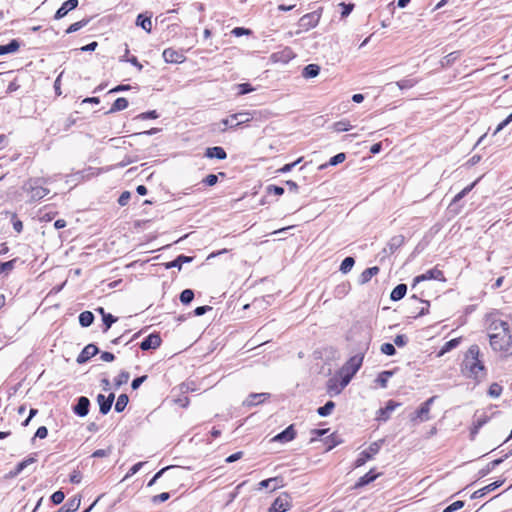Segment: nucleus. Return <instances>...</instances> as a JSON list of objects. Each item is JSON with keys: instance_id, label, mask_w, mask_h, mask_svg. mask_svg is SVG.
<instances>
[{"instance_id": "nucleus-33", "label": "nucleus", "mask_w": 512, "mask_h": 512, "mask_svg": "<svg viewBox=\"0 0 512 512\" xmlns=\"http://www.w3.org/2000/svg\"><path fill=\"white\" fill-rule=\"evenodd\" d=\"M128 100L124 97L117 98L107 113L122 111L128 107Z\"/></svg>"}, {"instance_id": "nucleus-4", "label": "nucleus", "mask_w": 512, "mask_h": 512, "mask_svg": "<svg viewBox=\"0 0 512 512\" xmlns=\"http://www.w3.org/2000/svg\"><path fill=\"white\" fill-rule=\"evenodd\" d=\"M252 118L253 117L250 112L243 111L230 115L229 117L223 119L221 123L225 126L223 130H225L226 128L234 129L242 124L250 122Z\"/></svg>"}, {"instance_id": "nucleus-35", "label": "nucleus", "mask_w": 512, "mask_h": 512, "mask_svg": "<svg viewBox=\"0 0 512 512\" xmlns=\"http://www.w3.org/2000/svg\"><path fill=\"white\" fill-rule=\"evenodd\" d=\"M460 344V338H454V339H451L449 341H447L443 347L441 348L440 352H439V355H444L445 353L453 350L454 348H456L458 345Z\"/></svg>"}, {"instance_id": "nucleus-22", "label": "nucleus", "mask_w": 512, "mask_h": 512, "mask_svg": "<svg viewBox=\"0 0 512 512\" xmlns=\"http://www.w3.org/2000/svg\"><path fill=\"white\" fill-rule=\"evenodd\" d=\"M510 454H512V451L509 454H505L503 457L495 459L488 463L484 468L478 471V478L480 479L487 476L495 467L500 465L506 458H508Z\"/></svg>"}, {"instance_id": "nucleus-8", "label": "nucleus", "mask_w": 512, "mask_h": 512, "mask_svg": "<svg viewBox=\"0 0 512 512\" xmlns=\"http://www.w3.org/2000/svg\"><path fill=\"white\" fill-rule=\"evenodd\" d=\"M320 17L321 15L318 11L305 14L299 20V27H301L305 31H308L317 26Z\"/></svg>"}, {"instance_id": "nucleus-7", "label": "nucleus", "mask_w": 512, "mask_h": 512, "mask_svg": "<svg viewBox=\"0 0 512 512\" xmlns=\"http://www.w3.org/2000/svg\"><path fill=\"white\" fill-rule=\"evenodd\" d=\"M291 507V497L288 493H281L272 503L269 512H286Z\"/></svg>"}, {"instance_id": "nucleus-9", "label": "nucleus", "mask_w": 512, "mask_h": 512, "mask_svg": "<svg viewBox=\"0 0 512 512\" xmlns=\"http://www.w3.org/2000/svg\"><path fill=\"white\" fill-rule=\"evenodd\" d=\"M427 280L444 281L445 278H444L443 272L435 267V268H432V269L426 271L425 273H423L421 275L416 276L413 280V287H415L416 284H418L422 281H427Z\"/></svg>"}, {"instance_id": "nucleus-15", "label": "nucleus", "mask_w": 512, "mask_h": 512, "mask_svg": "<svg viewBox=\"0 0 512 512\" xmlns=\"http://www.w3.org/2000/svg\"><path fill=\"white\" fill-rule=\"evenodd\" d=\"M363 358L364 356L362 354L352 356L344 365L343 370L355 375L362 365Z\"/></svg>"}, {"instance_id": "nucleus-20", "label": "nucleus", "mask_w": 512, "mask_h": 512, "mask_svg": "<svg viewBox=\"0 0 512 512\" xmlns=\"http://www.w3.org/2000/svg\"><path fill=\"white\" fill-rule=\"evenodd\" d=\"M269 396L268 393H252L244 400L243 405L246 407L256 406L264 402Z\"/></svg>"}, {"instance_id": "nucleus-48", "label": "nucleus", "mask_w": 512, "mask_h": 512, "mask_svg": "<svg viewBox=\"0 0 512 512\" xmlns=\"http://www.w3.org/2000/svg\"><path fill=\"white\" fill-rule=\"evenodd\" d=\"M503 388L498 383H492L488 389V395L493 398H498L502 394Z\"/></svg>"}, {"instance_id": "nucleus-53", "label": "nucleus", "mask_w": 512, "mask_h": 512, "mask_svg": "<svg viewBox=\"0 0 512 512\" xmlns=\"http://www.w3.org/2000/svg\"><path fill=\"white\" fill-rule=\"evenodd\" d=\"M381 352L388 356H393L396 354L395 346L391 343H383L380 348Z\"/></svg>"}, {"instance_id": "nucleus-34", "label": "nucleus", "mask_w": 512, "mask_h": 512, "mask_svg": "<svg viewBox=\"0 0 512 512\" xmlns=\"http://www.w3.org/2000/svg\"><path fill=\"white\" fill-rule=\"evenodd\" d=\"M94 322V314L91 311H84L79 315V324L82 327H89Z\"/></svg>"}, {"instance_id": "nucleus-38", "label": "nucleus", "mask_w": 512, "mask_h": 512, "mask_svg": "<svg viewBox=\"0 0 512 512\" xmlns=\"http://www.w3.org/2000/svg\"><path fill=\"white\" fill-rule=\"evenodd\" d=\"M128 402V396L126 394H120L115 403V411L118 413L122 412L126 408Z\"/></svg>"}, {"instance_id": "nucleus-41", "label": "nucleus", "mask_w": 512, "mask_h": 512, "mask_svg": "<svg viewBox=\"0 0 512 512\" xmlns=\"http://www.w3.org/2000/svg\"><path fill=\"white\" fill-rule=\"evenodd\" d=\"M130 378V374L127 371H121L119 375L114 379L115 388L118 389L123 384H126Z\"/></svg>"}, {"instance_id": "nucleus-44", "label": "nucleus", "mask_w": 512, "mask_h": 512, "mask_svg": "<svg viewBox=\"0 0 512 512\" xmlns=\"http://www.w3.org/2000/svg\"><path fill=\"white\" fill-rule=\"evenodd\" d=\"M180 301L182 304L187 305L194 299V292L191 289H185L180 293Z\"/></svg>"}, {"instance_id": "nucleus-21", "label": "nucleus", "mask_w": 512, "mask_h": 512, "mask_svg": "<svg viewBox=\"0 0 512 512\" xmlns=\"http://www.w3.org/2000/svg\"><path fill=\"white\" fill-rule=\"evenodd\" d=\"M504 483V480H497L493 483H490L489 485L475 491L472 495V499H478L484 497L487 493L494 491L495 489L499 488Z\"/></svg>"}, {"instance_id": "nucleus-12", "label": "nucleus", "mask_w": 512, "mask_h": 512, "mask_svg": "<svg viewBox=\"0 0 512 512\" xmlns=\"http://www.w3.org/2000/svg\"><path fill=\"white\" fill-rule=\"evenodd\" d=\"M161 337L157 333H152L148 335L144 340L140 343V348L143 351H147L150 349H156L161 345Z\"/></svg>"}, {"instance_id": "nucleus-6", "label": "nucleus", "mask_w": 512, "mask_h": 512, "mask_svg": "<svg viewBox=\"0 0 512 512\" xmlns=\"http://www.w3.org/2000/svg\"><path fill=\"white\" fill-rule=\"evenodd\" d=\"M383 440L373 442L369 447L362 451L355 461V467L363 466L368 460H371L380 450Z\"/></svg>"}, {"instance_id": "nucleus-50", "label": "nucleus", "mask_w": 512, "mask_h": 512, "mask_svg": "<svg viewBox=\"0 0 512 512\" xmlns=\"http://www.w3.org/2000/svg\"><path fill=\"white\" fill-rule=\"evenodd\" d=\"M16 259L0 263V273H8L15 267Z\"/></svg>"}, {"instance_id": "nucleus-3", "label": "nucleus", "mask_w": 512, "mask_h": 512, "mask_svg": "<svg viewBox=\"0 0 512 512\" xmlns=\"http://www.w3.org/2000/svg\"><path fill=\"white\" fill-rule=\"evenodd\" d=\"M45 183L47 181L42 178H32L24 183L23 190L30 195L32 201H38L49 193V189L43 186Z\"/></svg>"}, {"instance_id": "nucleus-40", "label": "nucleus", "mask_w": 512, "mask_h": 512, "mask_svg": "<svg viewBox=\"0 0 512 512\" xmlns=\"http://www.w3.org/2000/svg\"><path fill=\"white\" fill-rule=\"evenodd\" d=\"M393 375V372L392 371H382L376 378V382L382 387V388H386L387 387V382L389 380V378Z\"/></svg>"}, {"instance_id": "nucleus-62", "label": "nucleus", "mask_w": 512, "mask_h": 512, "mask_svg": "<svg viewBox=\"0 0 512 512\" xmlns=\"http://www.w3.org/2000/svg\"><path fill=\"white\" fill-rule=\"evenodd\" d=\"M130 198H131V193L129 191H124L121 193V195L118 198V204L120 206H125L128 204Z\"/></svg>"}, {"instance_id": "nucleus-10", "label": "nucleus", "mask_w": 512, "mask_h": 512, "mask_svg": "<svg viewBox=\"0 0 512 512\" xmlns=\"http://www.w3.org/2000/svg\"><path fill=\"white\" fill-rule=\"evenodd\" d=\"M163 59L166 63L179 64L183 63L186 59L184 53L181 50L174 48H166L162 53Z\"/></svg>"}, {"instance_id": "nucleus-58", "label": "nucleus", "mask_w": 512, "mask_h": 512, "mask_svg": "<svg viewBox=\"0 0 512 512\" xmlns=\"http://www.w3.org/2000/svg\"><path fill=\"white\" fill-rule=\"evenodd\" d=\"M35 462V458L33 457H29L23 461H21L20 463L17 464V467H16V473H20L22 472L29 464H32Z\"/></svg>"}, {"instance_id": "nucleus-43", "label": "nucleus", "mask_w": 512, "mask_h": 512, "mask_svg": "<svg viewBox=\"0 0 512 512\" xmlns=\"http://www.w3.org/2000/svg\"><path fill=\"white\" fill-rule=\"evenodd\" d=\"M325 442L327 444L326 450L330 451L331 449H333L337 445L341 444L342 443V439L338 435L332 434V435H330L329 437L326 438Z\"/></svg>"}, {"instance_id": "nucleus-14", "label": "nucleus", "mask_w": 512, "mask_h": 512, "mask_svg": "<svg viewBox=\"0 0 512 512\" xmlns=\"http://www.w3.org/2000/svg\"><path fill=\"white\" fill-rule=\"evenodd\" d=\"M401 405V403L399 402H396L394 400H389L387 403H386V406L379 409L378 411V415H377V420L378 421H383V422H386L390 416H391V413Z\"/></svg>"}, {"instance_id": "nucleus-46", "label": "nucleus", "mask_w": 512, "mask_h": 512, "mask_svg": "<svg viewBox=\"0 0 512 512\" xmlns=\"http://www.w3.org/2000/svg\"><path fill=\"white\" fill-rule=\"evenodd\" d=\"M117 320L118 318L110 313L104 314V316L102 317V321L104 324L103 331L106 332Z\"/></svg>"}, {"instance_id": "nucleus-27", "label": "nucleus", "mask_w": 512, "mask_h": 512, "mask_svg": "<svg viewBox=\"0 0 512 512\" xmlns=\"http://www.w3.org/2000/svg\"><path fill=\"white\" fill-rule=\"evenodd\" d=\"M378 476L379 474L375 473L373 469L370 470L368 473H366L365 475L358 479V481L355 484V488H361L370 484L371 482L376 480Z\"/></svg>"}, {"instance_id": "nucleus-51", "label": "nucleus", "mask_w": 512, "mask_h": 512, "mask_svg": "<svg viewBox=\"0 0 512 512\" xmlns=\"http://www.w3.org/2000/svg\"><path fill=\"white\" fill-rule=\"evenodd\" d=\"M87 23H88V20H81V21L75 22L67 28L66 33L67 34L74 33L76 31L80 30L81 28H83Z\"/></svg>"}, {"instance_id": "nucleus-11", "label": "nucleus", "mask_w": 512, "mask_h": 512, "mask_svg": "<svg viewBox=\"0 0 512 512\" xmlns=\"http://www.w3.org/2000/svg\"><path fill=\"white\" fill-rule=\"evenodd\" d=\"M114 399H115L114 393H110L108 396H105L103 394H98L97 402L99 405V411L102 415L108 414V412L111 410Z\"/></svg>"}, {"instance_id": "nucleus-17", "label": "nucleus", "mask_w": 512, "mask_h": 512, "mask_svg": "<svg viewBox=\"0 0 512 512\" xmlns=\"http://www.w3.org/2000/svg\"><path fill=\"white\" fill-rule=\"evenodd\" d=\"M296 437V431L294 429V425H289L282 432L275 435L272 439L274 442L287 443L292 441Z\"/></svg>"}, {"instance_id": "nucleus-26", "label": "nucleus", "mask_w": 512, "mask_h": 512, "mask_svg": "<svg viewBox=\"0 0 512 512\" xmlns=\"http://www.w3.org/2000/svg\"><path fill=\"white\" fill-rule=\"evenodd\" d=\"M405 238L402 235L393 236L388 244L387 248L384 249L385 252H389L390 254L394 253L398 248H400L404 244Z\"/></svg>"}, {"instance_id": "nucleus-18", "label": "nucleus", "mask_w": 512, "mask_h": 512, "mask_svg": "<svg viewBox=\"0 0 512 512\" xmlns=\"http://www.w3.org/2000/svg\"><path fill=\"white\" fill-rule=\"evenodd\" d=\"M78 6V0H67L65 1L61 7L56 11L54 18L59 20L66 16L68 12L72 11Z\"/></svg>"}, {"instance_id": "nucleus-47", "label": "nucleus", "mask_w": 512, "mask_h": 512, "mask_svg": "<svg viewBox=\"0 0 512 512\" xmlns=\"http://www.w3.org/2000/svg\"><path fill=\"white\" fill-rule=\"evenodd\" d=\"M218 176L224 177L225 173L220 172L218 175L209 174L202 180V183H204L207 186H214L218 182Z\"/></svg>"}, {"instance_id": "nucleus-32", "label": "nucleus", "mask_w": 512, "mask_h": 512, "mask_svg": "<svg viewBox=\"0 0 512 512\" xmlns=\"http://www.w3.org/2000/svg\"><path fill=\"white\" fill-rule=\"evenodd\" d=\"M378 272L379 268L377 266L365 269L360 275V282L363 284L369 282L373 276L378 274Z\"/></svg>"}, {"instance_id": "nucleus-24", "label": "nucleus", "mask_w": 512, "mask_h": 512, "mask_svg": "<svg viewBox=\"0 0 512 512\" xmlns=\"http://www.w3.org/2000/svg\"><path fill=\"white\" fill-rule=\"evenodd\" d=\"M283 478L282 477H272L259 482V489L269 488L271 487L272 491L277 488L283 487Z\"/></svg>"}, {"instance_id": "nucleus-25", "label": "nucleus", "mask_w": 512, "mask_h": 512, "mask_svg": "<svg viewBox=\"0 0 512 512\" xmlns=\"http://www.w3.org/2000/svg\"><path fill=\"white\" fill-rule=\"evenodd\" d=\"M192 261H193V257L181 254V255L177 256L173 261L165 263L164 266L166 269L178 268L179 270H181L182 265L184 263H190Z\"/></svg>"}, {"instance_id": "nucleus-52", "label": "nucleus", "mask_w": 512, "mask_h": 512, "mask_svg": "<svg viewBox=\"0 0 512 512\" xmlns=\"http://www.w3.org/2000/svg\"><path fill=\"white\" fill-rule=\"evenodd\" d=\"M475 183H472L471 185L465 187L462 191H460L458 194H456L452 200V203L459 202L462 198H464L474 187Z\"/></svg>"}, {"instance_id": "nucleus-55", "label": "nucleus", "mask_w": 512, "mask_h": 512, "mask_svg": "<svg viewBox=\"0 0 512 512\" xmlns=\"http://www.w3.org/2000/svg\"><path fill=\"white\" fill-rule=\"evenodd\" d=\"M302 157L298 158L295 162L285 164L283 167L277 170L278 173H287L290 172L297 164L302 161Z\"/></svg>"}, {"instance_id": "nucleus-29", "label": "nucleus", "mask_w": 512, "mask_h": 512, "mask_svg": "<svg viewBox=\"0 0 512 512\" xmlns=\"http://www.w3.org/2000/svg\"><path fill=\"white\" fill-rule=\"evenodd\" d=\"M407 293V285L406 284H398L391 292L390 299L392 301H399L405 297Z\"/></svg>"}, {"instance_id": "nucleus-37", "label": "nucleus", "mask_w": 512, "mask_h": 512, "mask_svg": "<svg viewBox=\"0 0 512 512\" xmlns=\"http://www.w3.org/2000/svg\"><path fill=\"white\" fill-rule=\"evenodd\" d=\"M355 264V260L353 257H346L343 259V261L341 262V265H340V271L343 273V274H347L348 272L351 271V269L353 268Z\"/></svg>"}, {"instance_id": "nucleus-64", "label": "nucleus", "mask_w": 512, "mask_h": 512, "mask_svg": "<svg viewBox=\"0 0 512 512\" xmlns=\"http://www.w3.org/2000/svg\"><path fill=\"white\" fill-rule=\"evenodd\" d=\"M340 6L342 7L341 16L343 18L347 17L352 12V10L354 8V4H352V3L346 4V3L342 2V3H340Z\"/></svg>"}, {"instance_id": "nucleus-56", "label": "nucleus", "mask_w": 512, "mask_h": 512, "mask_svg": "<svg viewBox=\"0 0 512 512\" xmlns=\"http://www.w3.org/2000/svg\"><path fill=\"white\" fill-rule=\"evenodd\" d=\"M173 468V466H167V467H164L162 468L161 470H159L153 477L152 479L148 482L147 486L148 487H151L153 486L156 481L169 469Z\"/></svg>"}, {"instance_id": "nucleus-23", "label": "nucleus", "mask_w": 512, "mask_h": 512, "mask_svg": "<svg viewBox=\"0 0 512 512\" xmlns=\"http://www.w3.org/2000/svg\"><path fill=\"white\" fill-rule=\"evenodd\" d=\"M204 155H205V157L210 158V159L216 158L219 160H224L227 158L226 151L220 146L208 147L205 150Z\"/></svg>"}, {"instance_id": "nucleus-19", "label": "nucleus", "mask_w": 512, "mask_h": 512, "mask_svg": "<svg viewBox=\"0 0 512 512\" xmlns=\"http://www.w3.org/2000/svg\"><path fill=\"white\" fill-rule=\"evenodd\" d=\"M152 14L141 13L136 18V26L141 27L147 33L152 31Z\"/></svg>"}, {"instance_id": "nucleus-36", "label": "nucleus", "mask_w": 512, "mask_h": 512, "mask_svg": "<svg viewBox=\"0 0 512 512\" xmlns=\"http://www.w3.org/2000/svg\"><path fill=\"white\" fill-rule=\"evenodd\" d=\"M334 407H335V403H334L333 401H331V400H330V401H327V402L325 403V405H323V406H321V407H319V408L317 409V413H318V415H320L321 417H326V416H328V415H330V414H331V412H332V410L334 409Z\"/></svg>"}, {"instance_id": "nucleus-28", "label": "nucleus", "mask_w": 512, "mask_h": 512, "mask_svg": "<svg viewBox=\"0 0 512 512\" xmlns=\"http://www.w3.org/2000/svg\"><path fill=\"white\" fill-rule=\"evenodd\" d=\"M80 503V497L74 496L60 508L59 512H75L80 507Z\"/></svg>"}, {"instance_id": "nucleus-1", "label": "nucleus", "mask_w": 512, "mask_h": 512, "mask_svg": "<svg viewBox=\"0 0 512 512\" xmlns=\"http://www.w3.org/2000/svg\"><path fill=\"white\" fill-rule=\"evenodd\" d=\"M489 343L493 351L512 356V334L508 322L490 315L487 319Z\"/></svg>"}, {"instance_id": "nucleus-13", "label": "nucleus", "mask_w": 512, "mask_h": 512, "mask_svg": "<svg viewBox=\"0 0 512 512\" xmlns=\"http://www.w3.org/2000/svg\"><path fill=\"white\" fill-rule=\"evenodd\" d=\"M99 353V349L95 344H88L84 347L78 355L76 361L78 364H83L89 361L93 356Z\"/></svg>"}, {"instance_id": "nucleus-63", "label": "nucleus", "mask_w": 512, "mask_h": 512, "mask_svg": "<svg viewBox=\"0 0 512 512\" xmlns=\"http://www.w3.org/2000/svg\"><path fill=\"white\" fill-rule=\"evenodd\" d=\"M512 122V113L507 116L502 122H500L494 131V135L503 130L508 124Z\"/></svg>"}, {"instance_id": "nucleus-39", "label": "nucleus", "mask_w": 512, "mask_h": 512, "mask_svg": "<svg viewBox=\"0 0 512 512\" xmlns=\"http://www.w3.org/2000/svg\"><path fill=\"white\" fill-rule=\"evenodd\" d=\"M346 159V155L345 153H338L336 155H334L333 157L330 158L329 162L327 164H323L319 167V169H324L325 167H327L328 165H331V166H336L340 163H342L344 160Z\"/></svg>"}, {"instance_id": "nucleus-61", "label": "nucleus", "mask_w": 512, "mask_h": 512, "mask_svg": "<svg viewBox=\"0 0 512 512\" xmlns=\"http://www.w3.org/2000/svg\"><path fill=\"white\" fill-rule=\"evenodd\" d=\"M65 495L62 491H56L51 495V501L53 504L58 505L63 502Z\"/></svg>"}, {"instance_id": "nucleus-45", "label": "nucleus", "mask_w": 512, "mask_h": 512, "mask_svg": "<svg viewBox=\"0 0 512 512\" xmlns=\"http://www.w3.org/2000/svg\"><path fill=\"white\" fill-rule=\"evenodd\" d=\"M349 121L341 120L333 124V130L336 132H345L351 129Z\"/></svg>"}, {"instance_id": "nucleus-59", "label": "nucleus", "mask_w": 512, "mask_h": 512, "mask_svg": "<svg viewBox=\"0 0 512 512\" xmlns=\"http://www.w3.org/2000/svg\"><path fill=\"white\" fill-rule=\"evenodd\" d=\"M170 498V493L168 492H163L161 494H158V495H155L152 497L151 501L152 503L154 504H158V503H162V502H165L167 501L168 499Z\"/></svg>"}, {"instance_id": "nucleus-49", "label": "nucleus", "mask_w": 512, "mask_h": 512, "mask_svg": "<svg viewBox=\"0 0 512 512\" xmlns=\"http://www.w3.org/2000/svg\"><path fill=\"white\" fill-rule=\"evenodd\" d=\"M417 81L415 79L405 78L397 82V86L400 89H410L412 88Z\"/></svg>"}, {"instance_id": "nucleus-42", "label": "nucleus", "mask_w": 512, "mask_h": 512, "mask_svg": "<svg viewBox=\"0 0 512 512\" xmlns=\"http://www.w3.org/2000/svg\"><path fill=\"white\" fill-rule=\"evenodd\" d=\"M487 422L486 418H478L474 423L470 431V439L474 440L475 436L481 429V427Z\"/></svg>"}, {"instance_id": "nucleus-60", "label": "nucleus", "mask_w": 512, "mask_h": 512, "mask_svg": "<svg viewBox=\"0 0 512 512\" xmlns=\"http://www.w3.org/2000/svg\"><path fill=\"white\" fill-rule=\"evenodd\" d=\"M158 117H159L158 113L155 110H151V111H147V112H143V113L139 114L136 117V119L146 120V119H156Z\"/></svg>"}, {"instance_id": "nucleus-54", "label": "nucleus", "mask_w": 512, "mask_h": 512, "mask_svg": "<svg viewBox=\"0 0 512 512\" xmlns=\"http://www.w3.org/2000/svg\"><path fill=\"white\" fill-rule=\"evenodd\" d=\"M465 505L464 501L458 500L453 502L452 504L448 505L443 512H455L461 508H463Z\"/></svg>"}, {"instance_id": "nucleus-31", "label": "nucleus", "mask_w": 512, "mask_h": 512, "mask_svg": "<svg viewBox=\"0 0 512 512\" xmlns=\"http://www.w3.org/2000/svg\"><path fill=\"white\" fill-rule=\"evenodd\" d=\"M19 47H20L19 41L16 39H13L6 45H0V55L14 53L19 49Z\"/></svg>"}, {"instance_id": "nucleus-30", "label": "nucleus", "mask_w": 512, "mask_h": 512, "mask_svg": "<svg viewBox=\"0 0 512 512\" xmlns=\"http://www.w3.org/2000/svg\"><path fill=\"white\" fill-rule=\"evenodd\" d=\"M320 73V66L317 64H308L302 70V76L306 79L315 78Z\"/></svg>"}, {"instance_id": "nucleus-57", "label": "nucleus", "mask_w": 512, "mask_h": 512, "mask_svg": "<svg viewBox=\"0 0 512 512\" xmlns=\"http://www.w3.org/2000/svg\"><path fill=\"white\" fill-rule=\"evenodd\" d=\"M238 88V94L239 95H245L254 90V88L249 83H241L237 85Z\"/></svg>"}, {"instance_id": "nucleus-5", "label": "nucleus", "mask_w": 512, "mask_h": 512, "mask_svg": "<svg viewBox=\"0 0 512 512\" xmlns=\"http://www.w3.org/2000/svg\"><path fill=\"white\" fill-rule=\"evenodd\" d=\"M436 396H432L427 399L425 402L421 404L419 409H417L411 416L410 420L412 422H426L430 419V409L431 405L435 401Z\"/></svg>"}, {"instance_id": "nucleus-2", "label": "nucleus", "mask_w": 512, "mask_h": 512, "mask_svg": "<svg viewBox=\"0 0 512 512\" xmlns=\"http://www.w3.org/2000/svg\"><path fill=\"white\" fill-rule=\"evenodd\" d=\"M480 348L478 345H471L466 352L463 362L461 364L462 373L480 382L486 374V369L483 362L479 359Z\"/></svg>"}, {"instance_id": "nucleus-16", "label": "nucleus", "mask_w": 512, "mask_h": 512, "mask_svg": "<svg viewBox=\"0 0 512 512\" xmlns=\"http://www.w3.org/2000/svg\"><path fill=\"white\" fill-rule=\"evenodd\" d=\"M90 401L87 397L81 396L73 407V412L79 417H85L89 413Z\"/></svg>"}]
</instances>
